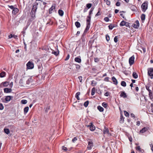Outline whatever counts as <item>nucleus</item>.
Segmentation results:
<instances>
[{
	"label": "nucleus",
	"instance_id": "obj_13",
	"mask_svg": "<svg viewBox=\"0 0 153 153\" xmlns=\"http://www.w3.org/2000/svg\"><path fill=\"white\" fill-rule=\"evenodd\" d=\"M12 91L11 89L8 88H5L4 89V92L5 93H9Z\"/></svg>",
	"mask_w": 153,
	"mask_h": 153
},
{
	"label": "nucleus",
	"instance_id": "obj_1",
	"mask_svg": "<svg viewBox=\"0 0 153 153\" xmlns=\"http://www.w3.org/2000/svg\"><path fill=\"white\" fill-rule=\"evenodd\" d=\"M148 6V3L147 1H145L142 4L141 6V7L142 10L143 12H145L146 10L147 9Z\"/></svg>",
	"mask_w": 153,
	"mask_h": 153
},
{
	"label": "nucleus",
	"instance_id": "obj_19",
	"mask_svg": "<svg viewBox=\"0 0 153 153\" xmlns=\"http://www.w3.org/2000/svg\"><path fill=\"white\" fill-rule=\"evenodd\" d=\"M124 121V118L122 114L121 113L120 122V123H123Z\"/></svg>",
	"mask_w": 153,
	"mask_h": 153
},
{
	"label": "nucleus",
	"instance_id": "obj_27",
	"mask_svg": "<svg viewBox=\"0 0 153 153\" xmlns=\"http://www.w3.org/2000/svg\"><path fill=\"white\" fill-rule=\"evenodd\" d=\"M6 73L4 71H3L0 74V76L1 77H3L5 76Z\"/></svg>",
	"mask_w": 153,
	"mask_h": 153
},
{
	"label": "nucleus",
	"instance_id": "obj_49",
	"mask_svg": "<svg viewBox=\"0 0 153 153\" xmlns=\"http://www.w3.org/2000/svg\"><path fill=\"white\" fill-rule=\"evenodd\" d=\"M146 89L148 91L149 93L152 92L151 90L149 89V87L148 86H146Z\"/></svg>",
	"mask_w": 153,
	"mask_h": 153
},
{
	"label": "nucleus",
	"instance_id": "obj_36",
	"mask_svg": "<svg viewBox=\"0 0 153 153\" xmlns=\"http://www.w3.org/2000/svg\"><path fill=\"white\" fill-rule=\"evenodd\" d=\"M4 132L7 134H8L10 133V131L9 129L6 128L4 129Z\"/></svg>",
	"mask_w": 153,
	"mask_h": 153
},
{
	"label": "nucleus",
	"instance_id": "obj_3",
	"mask_svg": "<svg viewBox=\"0 0 153 153\" xmlns=\"http://www.w3.org/2000/svg\"><path fill=\"white\" fill-rule=\"evenodd\" d=\"M148 74L149 76L152 79L153 76V68H150L148 69Z\"/></svg>",
	"mask_w": 153,
	"mask_h": 153
},
{
	"label": "nucleus",
	"instance_id": "obj_54",
	"mask_svg": "<svg viewBox=\"0 0 153 153\" xmlns=\"http://www.w3.org/2000/svg\"><path fill=\"white\" fill-rule=\"evenodd\" d=\"M76 68L77 69H79L80 68V66L79 65L76 64Z\"/></svg>",
	"mask_w": 153,
	"mask_h": 153
},
{
	"label": "nucleus",
	"instance_id": "obj_15",
	"mask_svg": "<svg viewBox=\"0 0 153 153\" xmlns=\"http://www.w3.org/2000/svg\"><path fill=\"white\" fill-rule=\"evenodd\" d=\"M103 133L105 134H107L108 135L109 134V130L107 128L105 127L104 128L103 130Z\"/></svg>",
	"mask_w": 153,
	"mask_h": 153
},
{
	"label": "nucleus",
	"instance_id": "obj_25",
	"mask_svg": "<svg viewBox=\"0 0 153 153\" xmlns=\"http://www.w3.org/2000/svg\"><path fill=\"white\" fill-rule=\"evenodd\" d=\"M97 109L100 112H102L104 110L103 108L100 106H97Z\"/></svg>",
	"mask_w": 153,
	"mask_h": 153
},
{
	"label": "nucleus",
	"instance_id": "obj_47",
	"mask_svg": "<svg viewBox=\"0 0 153 153\" xmlns=\"http://www.w3.org/2000/svg\"><path fill=\"white\" fill-rule=\"evenodd\" d=\"M106 40L108 42L110 40L109 36L108 35H106Z\"/></svg>",
	"mask_w": 153,
	"mask_h": 153
},
{
	"label": "nucleus",
	"instance_id": "obj_55",
	"mask_svg": "<svg viewBox=\"0 0 153 153\" xmlns=\"http://www.w3.org/2000/svg\"><path fill=\"white\" fill-rule=\"evenodd\" d=\"M94 61L95 62H97L99 61V59L97 58H94Z\"/></svg>",
	"mask_w": 153,
	"mask_h": 153
},
{
	"label": "nucleus",
	"instance_id": "obj_33",
	"mask_svg": "<svg viewBox=\"0 0 153 153\" xmlns=\"http://www.w3.org/2000/svg\"><path fill=\"white\" fill-rule=\"evenodd\" d=\"M121 85L123 87H126V82L124 81H122L121 82Z\"/></svg>",
	"mask_w": 153,
	"mask_h": 153
},
{
	"label": "nucleus",
	"instance_id": "obj_32",
	"mask_svg": "<svg viewBox=\"0 0 153 153\" xmlns=\"http://www.w3.org/2000/svg\"><path fill=\"white\" fill-rule=\"evenodd\" d=\"M80 95V92H78L76 94V97L77 99L78 100H79L80 99L79 96Z\"/></svg>",
	"mask_w": 153,
	"mask_h": 153
},
{
	"label": "nucleus",
	"instance_id": "obj_44",
	"mask_svg": "<svg viewBox=\"0 0 153 153\" xmlns=\"http://www.w3.org/2000/svg\"><path fill=\"white\" fill-rule=\"evenodd\" d=\"M89 102L88 101H87L85 102L84 103V105L85 107H87L88 104Z\"/></svg>",
	"mask_w": 153,
	"mask_h": 153
},
{
	"label": "nucleus",
	"instance_id": "obj_9",
	"mask_svg": "<svg viewBox=\"0 0 153 153\" xmlns=\"http://www.w3.org/2000/svg\"><path fill=\"white\" fill-rule=\"evenodd\" d=\"M90 125L88 126V127H90V130L91 131H93L95 130V126L92 123H90Z\"/></svg>",
	"mask_w": 153,
	"mask_h": 153
},
{
	"label": "nucleus",
	"instance_id": "obj_37",
	"mask_svg": "<svg viewBox=\"0 0 153 153\" xmlns=\"http://www.w3.org/2000/svg\"><path fill=\"white\" fill-rule=\"evenodd\" d=\"M104 1L106 3V4L108 5H109L111 4L110 1L108 0H104Z\"/></svg>",
	"mask_w": 153,
	"mask_h": 153
},
{
	"label": "nucleus",
	"instance_id": "obj_48",
	"mask_svg": "<svg viewBox=\"0 0 153 153\" xmlns=\"http://www.w3.org/2000/svg\"><path fill=\"white\" fill-rule=\"evenodd\" d=\"M62 149L65 151H66L68 150L67 148L64 146H63L62 147Z\"/></svg>",
	"mask_w": 153,
	"mask_h": 153
},
{
	"label": "nucleus",
	"instance_id": "obj_58",
	"mask_svg": "<svg viewBox=\"0 0 153 153\" xmlns=\"http://www.w3.org/2000/svg\"><path fill=\"white\" fill-rule=\"evenodd\" d=\"M116 5L117 6H119L120 5V3L119 2H117L116 4Z\"/></svg>",
	"mask_w": 153,
	"mask_h": 153
},
{
	"label": "nucleus",
	"instance_id": "obj_24",
	"mask_svg": "<svg viewBox=\"0 0 153 153\" xmlns=\"http://www.w3.org/2000/svg\"><path fill=\"white\" fill-rule=\"evenodd\" d=\"M91 16H88L87 19V24H90Z\"/></svg>",
	"mask_w": 153,
	"mask_h": 153
},
{
	"label": "nucleus",
	"instance_id": "obj_38",
	"mask_svg": "<svg viewBox=\"0 0 153 153\" xmlns=\"http://www.w3.org/2000/svg\"><path fill=\"white\" fill-rule=\"evenodd\" d=\"M149 96L151 100H152L153 99V96H152V92H149Z\"/></svg>",
	"mask_w": 153,
	"mask_h": 153
},
{
	"label": "nucleus",
	"instance_id": "obj_62",
	"mask_svg": "<svg viewBox=\"0 0 153 153\" xmlns=\"http://www.w3.org/2000/svg\"><path fill=\"white\" fill-rule=\"evenodd\" d=\"M140 122L139 121H137V122L136 125H137V126H140Z\"/></svg>",
	"mask_w": 153,
	"mask_h": 153
},
{
	"label": "nucleus",
	"instance_id": "obj_56",
	"mask_svg": "<svg viewBox=\"0 0 153 153\" xmlns=\"http://www.w3.org/2000/svg\"><path fill=\"white\" fill-rule=\"evenodd\" d=\"M109 78L108 77H106L105 78L104 80L105 81H108Z\"/></svg>",
	"mask_w": 153,
	"mask_h": 153
},
{
	"label": "nucleus",
	"instance_id": "obj_8",
	"mask_svg": "<svg viewBox=\"0 0 153 153\" xmlns=\"http://www.w3.org/2000/svg\"><path fill=\"white\" fill-rule=\"evenodd\" d=\"M139 25V21L138 20L136 21L133 25V27L135 28H137Z\"/></svg>",
	"mask_w": 153,
	"mask_h": 153
},
{
	"label": "nucleus",
	"instance_id": "obj_16",
	"mask_svg": "<svg viewBox=\"0 0 153 153\" xmlns=\"http://www.w3.org/2000/svg\"><path fill=\"white\" fill-rule=\"evenodd\" d=\"M55 4H53V5L49 9V13L51 14L52 12V11L53 10L55 9Z\"/></svg>",
	"mask_w": 153,
	"mask_h": 153
},
{
	"label": "nucleus",
	"instance_id": "obj_59",
	"mask_svg": "<svg viewBox=\"0 0 153 153\" xmlns=\"http://www.w3.org/2000/svg\"><path fill=\"white\" fill-rule=\"evenodd\" d=\"M104 95L105 96H107V97H108L109 96V93L108 92H106L105 94H104Z\"/></svg>",
	"mask_w": 153,
	"mask_h": 153
},
{
	"label": "nucleus",
	"instance_id": "obj_6",
	"mask_svg": "<svg viewBox=\"0 0 153 153\" xmlns=\"http://www.w3.org/2000/svg\"><path fill=\"white\" fill-rule=\"evenodd\" d=\"M134 57L133 56L130 57L129 60V62L130 65H132L134 62Z\"/></svg>",
	"mask_w": 153,
	"mask_h": 153
},
{
	"label": "nucleus",
	"instance_id": "obj_26",
	"mask_svg": "<svg viewBox=\"0 0 153 153\" xmlns=\"http://www.w3.org/2000/svg\"><path fill=\"white\" fill-rule=\"evenodd\" d=\"M29 110V107H26L24 108V113L25 114H26Z\"/></svg>",
	"mask_w": 153,
	"mask_h": 153
},
{
	"label": "nucleus",
	"instance_id": "obj_61",
	"mask_svg": "<svg viewBox=\"0 0 153 153\" xmlns=\"http://www.w3.org/2000/svg\"><path fill=\"white\" fill-rule=\"evenodd\" d=\"M131 116L133 117L134 118L135 117L133 113H131Z\"/></svg>",
	"mask_w": 153,
	"mask_h": 153
},
{
	"label": "nucleus",
	"instance_id": "obj_21",
	"mask_svg": "<svg viewBox=\"0 0 153 153\" xmlns=\"http://www.w3.org/2000/svg\"><path fill=\"white\" fill-rule=\"evenodd\" d=\"M74 60L75 62L80 63L81 62V60L80 58L77 57H76L74 59Z\"/></svg>",
	"mask_w": 153,
	"mask_h": 153
},
{
	"label": "nucleus",
	"instance_id": "obj_64",
	"mask_svg": "<svg viewBox=\"0 0 153 153\" xmlns=\"http://www.w3.org/2000/svg\"><path fill=\"white\" fill-rule=\"evenodd\" d=\"M150 147H151V149L152 151H153V145L151 144L150 145Z\"/></svg>",
	"mask_w": 153,
	"mask_h": 153
},
{
	"label": "nucleus",
	"instance_id": "obj_12",
	"mask_svg": "<svg viewBox=\"0 0 153 153\" xmlns=\"http://www.w3.org/2000/svg\"><path fill=\"white\" fill-rule=\"evenodd\" d=\"M148 127H145L140 131V132L141 133H143L146 131L148 130Z\"/></svg>",
	"mask_w": 153,
	"mask_h": 153
},
{
	"label": "nucleus",
	"instance_id": "obj_35",
	"mask_svg": "<svg viewBox=\"0 0 153 153\" xmlns=\"http://www.w3.org/2000/svg\"><path fill=\"white\" fill-rule=\"evenodd\" d=\"M95 92V89L94 88H93L91 90V95H94V94Z\"/></svg>",
	"mask_w": 153,
	"mask_h": 153
},
{
	"label": "nucleus",
	"instance_id": "obj_20",
	"mask_svg": "<svg viewBox=\"0 0 153 153\" xmlns=\"http://www.w3.org/2000/svg\"><path fill=\"white\" fill-rule=\"evenodd\" d=\"M19 11V10L17 8H15L12 10V13L14 14H16Z\"/></svg>",
	"mask_w": 153,
	"mask_h": 153
},
{
	"label": "nucleus",
	"instance_id": "obj_46",
	"mask_svg": "<svg viewBox=\"0 0 153 153\" xmlns=\"http://www.w3.org/2000/svg\"><path fill=\"white\" fill-rule=\"evenodd\" d=\"M102 106L105 108L107 106V103L104 102L102 103Z\"/></svg>",
	"mask_w": 153,
	"mask_h": 153
},
{
	"label": "nucleus",
	"instance_id": "obj_10",
	"mask_svg": "<svg viewBox=\"0 0 153 153\" xmlns=\"http://www.w3.org/2000/svg\"><path fill=\"white\" fill-rule=\"evenodd\" d=\"M120 97H123L124 98H126L127 97L126 94V93H125L124 91H121L120 92Z\"/></svg>",
	"mask_w": 153,
	"mask_h": 153
},
{
	"label": "nucleus",
	"instance_id": "obj_29",
	"mask_svg": "<svg viewBox=\"0 0 153 153\" xmlns=\"http://www.w3.org/2000/svg\"><path fill=\"white\" fill-rule=\"evenodd\" d=\"M133 77L135 79H137L138 77L137 74L135 72H133L132 74Z\"/></svg>",
	"mask_w": 153,
	"mask_h": 153
},
{
	"label": "nucleus",
	"instance_id": "obj_34",
	"mask_svg": "<svg viewBox=\"0 0 153 153\" xmlns=\"http://www.w3.org/2000/svg\"><path fill=\"white\" fill-rule=\"evenodd\" d=\"M21 103L22 104H25L27 102V101L25 100H23L21 101Z\"/></svg>",
	"mask_w": 153,
	"mask_h": 153
},
{
	"label": "nucleus",
	"instance_id": "obj_5",
	"mask_svg": "<svg viewBox=\"0 0 153 153\" xmlns=\"http://www.w3.org/2000/svg\"><path fill=\"white\" fill-rule=\"evenodd\" d=\"M38 5V3L37 2H35L34 5L33 6V7L32 9V12H33V11L34 12V13H35L36 11V9L37 8V5Z\"/></svg>",
	"mask_w": 153,
	"mask_h": 153
},
{
	"label": "nucleus",
	"instance_id": "obj_50",
	"mask_svg": "<svg viewBox=\"0 0 153 153\" xmlns=\"http://www.w3.org/2000/svg\"><path fill=\"white\" fill-rule=\"evenodd\" d=\"M104 20L106 22H108L109 21V19L108 17H105L104 19Z\"/></svg>",
	"mask_w": 153,
	"mask_h": 153
},
{
	"label": "nucleus",
	"instance_id": "obj_11",
	"mask_svg": "<svg viewBox=\"0 0 153 153\" xmlns=\"http://www.w3.org/2000/svg\"><path fill=\"white\" fill-rule=\"evenodd\" d=\"M128 24V23L127 22H126L125 21L123 20L121 21L120 24V26H127V25Z\"/></svg>",
	"mask_w": 153,
	"mask_h": 153
},
{
	"label": "nucleus",
	"instance_id": "obj_17",
	"mask_svg": "<svg viewBox=\"0 0 153 153\" xmlns=\"http://www.w3.org/2000/svg\"><path fill=\"white\" fill-rule=\"evenodd\" d=\"M90 26V24H87V26L85 29V30L84 33L87 32L88 30L89 29Z\"/></svg>",
	"mask_w": 153,
	"mask_h": 153
},
{
	"label": "nucleus",
	"instance_id": "obj_52",
	"mask_svg": "<svg viewBox=\"0 0 153 153\" xmlns=\"http://www.w3.org/2000/svg\"><path fill=\"white\" fill-rule=\"evenodd\" d=\"M77 140V138L76 137H75L72 139V142L73 143H74Z\"/></svg>",
	"mask_w": 153,
	"mask_h": 153
},
{
	"label": "nucleus",
	"instance_id": "obj_45",
	"mask_svg": "<svg viewBox=\"0 0 153 153\" xmlns=\"http://www.w3.org/2000/svg\"><path fill=\"white\" fill-rule=\"evenodd\" d=\"M114 42L117 43L118 41V37L117 36H115V37L114 38Z\"/></svg>",
	"mask_w": 153,
	"mask_h": 153
},
{
	"label": "nucleus",
	"instance_id": "obj_60",
	"mask_svg": "<svg viewBox=\"0 0 153 153\" xmlns=\"http://www.w3.org/2000/svg\"><path fill=\"white\" fill-rule=\"evenodd\" d=\"M49 109H50L49 107L48 106V107H47L46 108V110H45V111L46 112H47L48 111V110Z\"/></svg>",
	"mask_w": 153,
	"mask_h": 153
},
{
	"label": "nucleus",
	"instance_id": "obj_18",
	"mask_svg": "<svg viewBox=\"0 0 153 153\" xmlns=\"http://www.w3.org/2000/svg\"><path fill=\"white\" fill-rule=\"evenodd\" d=\"M112 79L114 84L115 85H117V84L118 82L117 80L114 76L112 77Z\"/></svg>",
	"mask_w": 153,
	"mask_h": 153
},
{
	"label": "nucleus",
	"instance_id": "obj_42",
	"mask_svg": "<svg viewBox=\"0 0 153 153\" xmlns=\"http://www.w3.org/2000/svg\"><path fill=\"white\" fill-rule=\"evenodd\" d=\"M92 6V4L91 3L88 4H86V7L88 9L90 8Z\"/></svg>",
	"mask_w": 153,
	"mask_h": 153
},
{
	"label": "nucleus",
	"instance_id": "obj_57",
	"mask_svg": "<svg viewBox=\"0 0 153 153\" xmlns=\"http://www.w3.org/2000/svg\"><path fill=\"white\" fill-rule=\"evenodd\" d=\"M78 78H79V80H80V82H82V76H79L78 77Z\"/></svg>",
	"mask_w": 153,
	"mask_h": 153
},
{
	"label": "nucleus",
	"instance_id": "obj_2",
	"mask_svg": "<svg viewBox=\"0 0 153 153\" xmlns=\"http://www.w3.org/2000/svg\"><path fill=\"white\" fill-rule=\"evenodd\" d=\"M94 146V144L92 141L90 140L88 142V145L87 146V149L88 150H91L92 149Z\"/></svg>",
	"mask_w": 153,
	"mask_h": 153
},
{
	"label": "nucleus",
	"instance_id": "obj_53",
	"mask_svg": "<svg viewBox=\"0 0 153 153\" xmlns=\"http://www.w3.org/2000/svg\"><path fill=\"white\" fill-rule=\"evenodd\" d=\"M69 57L70 55L69 54H68L67 56H66V58L65 59V60L66 61L68 60L69 59Z\"/></svg>",
	"mask_w": 153,
	"mask_h": 153
},
{
	"label": "nucleus",
	"instance_id": "obj_31",
	"mask_svg": "<svg viewBox=\"0 0 153 153\" xmlns=\"http://www.w3.org/2000/svg\"><path fill=\"white\" fill-rule=\"evenodd\" d=\"M9 38L10 39L12 37H13L15 39H16V37H17V36L16 35H12V34H10V35L9 36Z\"/></svg>",
	"mask_w": 153,
	"mask_h": 153
},
{
	"label": "nucleus",
	"instance_id": "obj_22",
	"mask_svg": "<svg viewBox=\"0 0 153 153\" xmlns=\"http://www.w3.org/2000/svg\"><path fill=\"white\" fill-rule=\"evenodd\" d=\"M141 18L142 22H143L145 19V15L144 14H142L141 16Z\"/></svg>",
	"mask_w": 153,
	"mask_h": 153
},
{
	"label": "nucleus",
	"instance_id": "obj_41",
	"mask_svg": "<svg viewBox=\"0 0 153 153\" xmlns=\"http://www.w3.org/2000/svg\"><path fill=\"white\" fill-rule=\"evenodd\" d=\"M96 82L95 81L93 80L91 81V84L93 86H95L96 85Z\"/></svg>",
	"mask_w": 153,
	"mask_h": 153
},
{
	"label": "nucleus",
	"instance_id": "obj_23",
	"mask_svg": "<svg viewBox=\"0 0 153 153\" xmlns=\"http://www.w3.org/2000/svg\"><path fill=\"white\" fill-rule=\"evenodd\" d=\"M52 53L55 55L56 56H57L58 55L59 53V51H55L53 50L52 51Z\"/></svg>",
	"mask_w": 153,
	"mask_h": 153
},
{
	"label": "nucleus",
	"instance_id": "obj_14",
	"mask_svg": "<svg viewBox=\"0 0 153 153\" xmlns=\"http://www.w3.org/2000/svg\"><path fill=\"white\" fill-rule=\"evenodd\" d=\"M12 98H13L12 96H7L5 98V100L6 102H7L10 101Z\"/></svg>",
	"mask_w": 153,
	"mask_h": 153
},
{
	"label": "nucleus",
	"instance_id": "obj_30",
	"mask_svg": "<svg viewBox=\"0 0 153 153\" xmlns=\"http://www.w3.org/2000/svg\"><path fill=\"white\" fill-rule=\"evenodd\" d=\"M76 26L77 28L79 27L80 26V23L78 22H76L75 23Z\"/></svg>",
	"mask_w": 153,
	"mask_h": 153
},
{
	"label": "nucleus",
	"instance_id": "obj_39",
	"mask_svg": "<svg viewBox=\"0 0 153 153\" xmlns=\"http://www.w3.org/2000/svg\"><path fill=\"white\" fill-rule=\"evenodd\" d=\"M114 27V26L113 25L110 24L108 26V27L110 30H112Z\"/></svg>",
	"mask_w": 153,
	"mask_h": 153
},
{
	"label": "nucleus",
	"instance_id": "obj_4",
	"mask_svg": "<svg viewBox=\"0 0 153 153\" xmlns=\"http://www.w3.org/2000/svg\"><path fill=\"white\" fill-rule=\"evenodd\" d=\"M27 68L28 69H32L34 68V64L33 62L29 61L27 64Z\"/></svg>",
	"mask_w": 153,
	"mask_h": 153
},
{
	"label": "nucleus",
	"instance_id": "obj_43",
	"mask_svg": "<svg viewBox=\"0 0 153 153\" xmlns=\"http://www.w3.org/2000/svg\"><path fill=\"white\" fill-rule=\"evenodd\" d=\"M135 148L137 150H138L140 152H141V149L140 146H137V147H136Z\"/></svg>",
	"mask_w": 153,
	"mask_h": 153
},
{
	"label": "nucleus",
	"instance_id": "obj_51",
	"mask_svg": "<svg viewBox=\"0 0 153 153\" xmlns=\"http://www.w3.org/2000/svg\"><path fill=\"white\" fill-rule=\"evenodd\" d=\"M4 108V106L3 105L1 104L0 103V110H3Z\"/></svg>",
	"mask_w": 153,
	"mask_h": 153
},
{
	"label": "nucleus",
	"instance_id": "obj_40",
	"mask_svg": "<svg viewBox=\"0 0 153 153\" xmlns=\"http://www.w3.org/2000/svg\"><path fill=\"white\" fill-rule=\"evenodd\" d=\"M124 112L125 115L126 117H129V113H128V112H127L126 111H124Z\"/></svg>",
	"mask_w": 153,
	"mask_h": 153
},
{
	"label": "nucleus",
	"instance_id": "obj_28",
	"mask_svg": "<svg viewBox=\"0 0 153 153\" xmlns=\"http://www.w3.org/2000/svg\"><path fill=\"white\" fill-rule=\"evenodd\" d=\"M58 13L59 15L62 16L63 15L64 12L62 10H58Z\"/></svg>",
	"mask_w": 153,
	"mask_h": 153
},
{
	"label": "nucleus",
	"instance_id": "obj_63",
	"mask_svg": "<svg viewBox=\"0 0 153 153\" xmlns=\"http://www.w3.org/2000/svg\"><path fill=\"white\" fill-rule=\"evenodd\" d=\"M100 11H99L97 13V14L96 15V16H98L100 15Z\"/></svg>",
	"mask_w": 153,
	"mask_h": 153
},
{
	"label": "nucleus",
	"instance_id": "obj_7",
	"mask_svg": "<svg viewBox=\"0 0 153 153\" xmlns=\"http://www.w3.org/2000/svg\"><path fill=\"white\" fill-rule=\"evenodd\" d=\"M8 85V82H3L0 85V88H2L3 87H7Z\"/></svg>",
	"mask_w": 153,
	"mask_h": 153
}]
</instances>
